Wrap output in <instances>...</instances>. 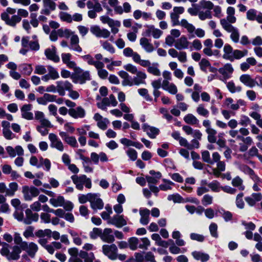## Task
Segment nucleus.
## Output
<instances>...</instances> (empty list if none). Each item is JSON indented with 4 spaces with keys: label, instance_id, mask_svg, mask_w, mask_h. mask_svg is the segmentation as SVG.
<instances>
[{
    "label": "nucleus",
    "instance_id": "obj_54",
    "mask_svg": "<svg viewBox=\"0 0 262 262\" xmlns=\"http://www.w3.org/2000/svg\"><path fill=\"white\" fill-rule=\"evenodd\" d=\"M58 36L60 37L68 38L74 35V32L68 29H59L58 30Z\"/></svg>",
    "mask_w": 262,
    "mask_h": 262
},
{
    "label": "nucleus",
    "instance_id": "obj_50",
    "mask_svg": "<svg viewBox=\"0 0 262 262\" xmlns=\"http://www.w3.org/2000/svg\"><path fill=\"white\" fill-rule=\"evenodd\" d=\"M212 47L204 48L203 52L204 54L208 56H214L216 57H219L220 56V52L217 50H212Z\"/></svg>",
    "mask_w": 262,
    "mask_h": 262
},
{
    "label": "nucleus",
    "instance_id": "obj_25",
    "mask_svg": "<svg viewBox=\"0 0 262 262\" xmlns=\"http://www.w3.org/2000/svg\"><path fill=\"white\" fill-rule=\"evenodd\" d=\"M32 105L30 104L24 105L20 108L22 118L26 120H32L33 114L30 111L32 110Z\"/></svg>",
    "mask_w": 262,
    "mask_h": 262
},
{
    "label": "nucleus",
    "instance_id": "obj_3",
    "mask_svg": "<svg viewBox=\"0 0 262 262\" xmlns=\"http://www.w3.org/2000/svg\"><path fill=\"white\" fill-rule=\"evenodd\" d=\"M15 12V9L8 7L6 11L1 14V19L7 25L11 27H15L17 23L21 21V18L19 16L14 15Z\"/></svg>",
    "mask_w": 262,
    "mask_h": 262
},
{
    "label": "nucleus",
    "instance_id": "obj_28",
    "mask_svg": "<svg viewBox=\"0 0 262 262\" xmlns=\"http://www.w3.org/2000/svg\"><path fill=\"white\" fill-rule=\"evenodd\" d=\"M79 38L77 35H73L70 38V49L78 53L82 52V48L79 45Z\"/></svg>",
    "mask_w": 262,
    "mask_h": 262
},
{
    "label": "nucleus",
    "instance_id": "obj_17",
    "mask_svg": "<svg viewBox=\"0 0 262 262\" xmlns=\"http://www.w3.org/2000/svg\"><path fill=\"white\" fill-rule=\"evenodd\" d=\"M245 102L242 99H238L237 101L234 103V100L231 98H227L225 101V104L228 108L232 110H237L240 106H244Z\"/></svg>",
    "mask_w": 262,
    "mask_h": 262
},
{
    "label": "nucleus",
    "instance_id": "obj_37",
    "mask_svg": "<svg viewBox=\"0 0 262 262\" xmlns=\"http://www.w3.org/2000/svg\"><path fill=\"white\" fill-rule=\"evenodd\" d=\"M162 89L171 95L177 94L178 91L177 85L172 82H166L162 84Z\"/></svg>",
    "mask_w": 262,
    "mask_h": 262
},
{
    "label": "nucleus",
    "instance_id": "obj_1",
    "mask_svg": "<svg viewBox=\"0 0 262 262\" xmlns=\"http://www.w3.org/2000/svg\"><path fill=\"white\" fill-rule=\"evenodd\" d=\"M14 243L15 245L11 248L12 251L9 250L10 245L7 243H4V248L1 250V254L6 257L8 260H17L19 259L21 248L27 245V242L23 241L20 234L18 232H15L13 235Z\"/></svg>",
    "mask_w": 262,
    "mask_h": 262
},
{
    "label": "nucleus",
    "instance_id": "obj_38",
    "mask_svg": "<svg viewBox=\"0 0 262 262\" xmlns=\"http://www.w3.org/2000/svg\"><path fill=\"white\" fill-rule=\"evenodd\" d=\"M71 56L70 53H62L61 54L62 61L68 68L75 69L76 64L74 61L71 60Z\"/></svg>",
    "mask_w": 262,
    "mask_h": 262
},
{
    "label": "nucleus",
    "instance_id": "obj_23",
    "mask_svg": "<svg viewBox=\"0 0 262 262\" xmlns=\"http://www.w3.org/2000/svg\"><path fill=\"white\" fill-rule=\"evenodd\" d=\"M145 34L147 36H152L155 39H158L163 34V32L159 29L156 28L154 25H150L147 27Z\"/></svg>",
    "mask_w": 262,
    "mask_h": 262
},
{
    "label": "nucleus",
    "instance_id": "obj_40",
    "mask_svg": "<svg viewBox=\"0 0 262 262\" xmlns=\"http://www.w3.org/2000/svg\"><path fill=\"white\" fill-rule=\"evenodd\" d=\"M243 142V143H239V150L242 152L246 151L249 146L253 143L252 138L250 136L244 137Z\"/></svg>",
    "mask_w": 262,
    "mask_h": 262
},
{
    "label": "nucleus",
    "instance_id": "obj_46",
    "mask_svg": "<svg viewBox=\"0 0 262 262\" xmlns=\"http://www.w3.org/2000/svg\"><path fill=\"white\" fill-rule=\"evenodd\" d=\"M184 121L191 125H196L199 123V120L192 114H188L184 117Z\"/></svg>",
    "mask_w": 262,
    "mask_h": 262
},
{
    "label": "nucleus",
    "instance_id": "obj_64",
    "mask_svg": "<svg viewBox=\"0 0 262 262\" xmlns=\"http://www.w3.org/2000/svg\"><path fill=\"white\" fill-rule=\"evenodd\" d=\"M139 241L137 237H132L128 239V246L132 250H135L137 249Z\"/></svg>",
    "mask_w": 262,
    "mask_h": 262
},
{
    "label": "nucleus",
    "instance_id": "obj_5",
    "mask_svg": "<svg viewBox=\"0 0 262 262\" xmlns=\"http://www.w3.org/2000/svg\"><path fill=\"white\" fill-rule=\"evenodd\" d=\"M74 70H75V74L72 77L74 83L83 84L86 81L91 79L89 71H83L80 68H77L76 67Z\"/></svg>",
    "mask_w": 262,
    "mask_h": 262
},
{
    "label": "nucleus",
    "instance_id": "obj_45",
    "mask_svg": "<svg viewBox=\"0 0 262 262\" xmlns=\"http://www.w3.org/2000/svg\"><path fill=\"white\" fill-rule=\"evenodd\" d=\"M179 25L186 29L189 33H192L195 31L194 26L192 24L189 23L186 19H181Z\"/></svg>",
    "mask_w": 262,
    "mask_h": 262
},
{
    "label": "nucleus",
    "instance_id": "obj_11",
    "mask_svg": "<svg viewBox=\"0 0 262 262\" xmlns=\"http://www.w3.org/2000/svg\"><path fill=\"white\" fill-rule=\"evenodd\" d=\"M57 87V93L60 96H63L66 94V91H70L73 89V85L68 81H57L56 82Z\"/></svg>",
    "mask_w": 262,
    "mask_h": 262
},
{
    "label": "nucleus",
    "instance_id": "obj_42",
    "mask_svg": "<svg viewBox=\"0 0 262 262\" xmlns=\"http://www.w3.org/2000/svg\"><path fill=\"white\" fill-rule=\"evenodd\" d=\"M64 199L61 195H58L56 198H52L49 200V203L54 207H61L63 205Z\"/></svg>",
    "mask_w": 262,
    "mask_h": 262
},
{
    "label": "nucleus",
    "instance_id": "obj_14",
    "mask_svg": "<svg viewBox=\"0 0 262 262\" xmlns=\"http://www.w3.org/2000/svg\"><path fill=\"white\" fill-rule=\"evenodd\" d=\"M90 199L91 208L94 210L102 209L103 208L104 204L102 200L100 198L99 193H92Z\"/></svg>",
    "mask_w": 262,
    "mask_h": 262
},
{
    "label": "nucleus",
    "instance_id": "obj_16",
    "mask_svg": "<svg viewBox=\"0 0 262 262\" xmlns=\"http://www.w3.org/2000/svg\"><path fill=\"white\" fill-rule=\"evenodd\" d=\"M69 115L74 119L83 118L86 115L85 110L82 106L69 110Z\"/></svg>",
    "mask_w": 262,
    "mask_h": 262
},
{
    "label": "nucleus",
    "instance_id": "obj_47",
    "mask_svg": "<svg viewBox=\"0 0 262 262\" xmlns=\"http://www.w3.org/2000/svg\"><path fill=\"white\" fill-rule=\"evenodd\" d=\"M100 43L104 50L108 52L111 54L115 53V49L108 41L101 40L100 41Z\"/></svg>",
    "mask_w": 262,
    "mask_h": 262
},
{
    "label": "nucleus",
    "instance_id": "obj_6",
    "mask_svg": "<svg viewBox=\"0 0 262 262\" xmlns=\"http://www.w3.org/2000/svg\"><path fill=\"white\" fill-rule=\"evenodd\" d=\"M39 190L34 186H24L22 187V193L24 199L26 201H31L34 198L38 196Z\"/></svg>",
    "mask_w": 262,
    "mask_h": 262
},
{
    "label": "nucleus",
    "instance_id": "obj_19",
    "mask_svg": "<svg viewBox=\"0 0 262 262\" xmlns=\"http://www.w3.org/2000/svg\"><path fill=\"white\" fill-rule=\"evenodd\" d=\"M107 223L115 225L118 228H121L127 224L126 221L122 215H114L111 220H108Z\"/></svg>",
    "mask_w": 262,
    "mask_h": 262
},
{
    "label": "nucleus",
    "instance_id": "obj_29",
    "mask_svg": "<svg viewBox=\"0 0 262 262\" xmlns=\"http://www.w3.org/2000/svg\"><path fill=\"white\" fill-rule=\"evenodd\" d=\"M45 54L48 59L55 62H58L60 60L59 57L56 54V49L54 46L46 49Z\"/></svg>",
    "mask_w": 262,
    "mask_h": 262
},
{
    "label": "nucleus",
    "instance_id": "obj_59",
    "mask_svg": "<svg viewBox=\"0 0 262 262\" xmlns=\"http://www.w3.org/2000/svg\"><path fill=\"white\" fill-rule=\"evenodd\" d=\"M197 113L203 117H207L209 116V112L207 109H206L203 104H200L198 105L196 108Z\"/></svg>",
    "mask_w": 262,
    "mask_h": 262
},
{
    "label": "nucleus",
    "instance_id": "obj_39",
    "mask_svg": "<svg viewBox=\"0 0 262 262\" xmlns=\"http://www.w3.org/2000/svg\"><path fill=\"white\" fill-rule=\"evenodd\" d=\"M140 45L146 52L151 53L154 50L153 45L150 43L149 40L145 37L140 38Z\"/></svg>",
    "mask_w": 262,
    "mask_h": 262
},
{
    "label": "nucleus",
    "instance_id": "obj_53",
    "mask_svg": "<svg viewBox=\"0 0 262 262\" xmlns=\"http://www.w3.org/2000/svg\"><path fill=\"white\" fill-rule=\"evenodd\" d=\"M236 21V18L234 15H227L226 18H222L220 20V24L223 28V25L226 23L228 25H232L231 24L235 23Z\"/></svg>",
    "mask_w": 262,
    "mask_h": 262
},
{
    "label": "nucleus",
    "instance_id": "obj_24",
    "mask_svg": "<svg viewBox=\"0 0 262 262\" xmlns=\"http://www.w3.org/2000/svg\"><path fill=\"white\" fill-rule=\"evenodd\" d=\"M142 127L144 132L151 139H155L160 132L158 128L151 126L146 123L143 124Z\"/></svg>",
    "mask_w": 262,
    "mask_h": 262
},
{
    "label": "nucleus",
    "instance_id": "obj_21",
    "mask_svg": "<svg viewBox=\"0 0 262 262\" xmlns=\"http://www.w3.org/2000/svg\"><path fill=\"white\" fill-rule=\"evenodd\" d=\"M119 76L123 79L122 85L124 86H132L134 85L133 78L125 71H120L118 73Z\"/></svg>",
    "mask_w": 262,
    "mask_h": 262
},
{
    "label": "nucleus",
    "instance_id": "obj_4",
    "mask_svg": "<svg viewBox=\"0 0 262 262\" xmlns=\"http://www.w3.org/2000/svg\"><path fill=\"white\" fill-rule=\"evenodd\" d=\"M71 179L74 184L76 185V188L78 190H83V185H85V186L88 188H91L92 187L91 179L87 178L84 174L79 176L73 175L71 177Z\"/></svg>",
    "mask_w": 262,
    "mask_h": 262
},
{
    "label": "nucleus",
    "instance_id": "obj_36",
    "mask_svg": "<svg viewBox=\"0 0 262 262\" xmlns=\"http://www.w3.org/2000/svg\"><path fill=\"white\" fill-rule=\"evenodd\" d=\"M233 50L232 47L229 44H225L223 48V58L224 59L233 61Z\"/></svg>",
    "mask_w": 262,
    "mask_h": 262
},
{
    "label": "nucleus",
    "instance_id": "obj_18",
    "mask_svg": "<svg viewBox=\"0 0 262 262\" xmlns=\"http://www.w3.org/2000/svg\"><path fill=\"white\" fill-rule=\"evenodd\" d=\"M59 134L63 140L68 145L73 147H78L77 140L75 137L69 136L67 133L65 132H60Z\"/></svg>",
    "mask_w": 262,
    "mask_h": 262
},
{
    "label": "nucleus",
    "instance_id": "obj_35",
    "mask_svg": "<svg viewBox=\"0 0 262 262\" xmlns=\"http://www.w3.org/2000/svg\"><path fill=\"white\" fill-rule=\"evenodd\" d=\"M141 219L140 222L143 225H146L149 222L150 211L148 209H140L139 210Z\"/></svg>",
    "mask_w": 262,
    "mask_h": 262
},
{
    "label": "nucleus",
    "instance_id": "obj_52",
    "mask_svg": "<svg viewBox=\"0 0 262 262\" xmlns=\"http://www.w3.org/2000/svg\"><path fill=\"white\" fill-rule=\"evenodd\" d=\"M211 191L215 192H219L222 190V186L219 182L214 180L207 184Z\"/></svg>",
    "mask_w": 262,
    "mask_h": 262
},
{
    "label": "nucleus",
    "instance_id": "obj_60",
    "mask_svg": "<svg viewBox=\"0 0 262 262\" xmlns=\"http://www.w3.org/2000/svg\"><path fill=\"white\" fill-rule=\"evenodd\" d=\"M167 199L169 201H172L175 203H184V199L178 193L169 195Z\"/></svg>",
    "mask_w": 262,
    "mask_h": 262
},
{
    "label": "nucleus",
    "instance_id": "obj_31",
    "mask_svg": "<svg viewBox=\"0 0 262 262\" xmlns=\"http://www.w3.org/2000/svg\"><path fill=\"white\" fill-rule=\"evenodd\" d=\"M82 58L89 65L94 66L96 68L104 67V64L102 62L99 61H95L94 58L89 54L84 55L82 57Z\"/></svg>",
    "mask_w": 262,
    "mask_h": 262
},
{
    "label": "nucleus",
    "instance_id": "obj_7",
    "mask_svg": "<svg viewBox=\"0 0 262 262\" xmlns=\"http://www.w3.org/2000/svg\"><path fill=\"white\" fill-rule=\"evenodd\" d=\"M100 20L103 24H107L111 29V32L114 34L119 32V28L121 26V23L117 20H114L107 15H102L100 17Z\"/></svg>",
    "mask_w": 262,
    "mask_h": 262
},
{
    "label": "nucleus",
    "instance_id": "obj_49",
    "mask_svg": "<svg viewBox=\"0 0 262 262\" xmlns=\"http://www.w3.org/2000/svg\"><path fill=\"white\" fill-rule=\"evenodd\" d=\"M227 88L231 93H238L242 90L241 86L235 85V83L232 81H229L227 83Z\"/></svg>",
    "mask_w": 262,
    "mask_h": 262
},
{
    "label": "nucleus",
    "instance_id": "obj_33",
    "mask_svg": "<svg viewBox=\"0 0 262 262\" xmlns=\"http://www.w3.org/2000/svg\"><path fill=\"white\" fill-rule=\"evenodd\" d=\"M190 45L187 38L185 36H181L176 40L174 44L175 48L179 50L187 49Z\"/></svg>",
    "mask_w": 262,
    "mask_h": 262
},
{
    "label": "nucleus",
    "instance_id": "obj_61",
    "mask_svg": "<svg viewBox=\"0 0 262 262\" xmlns=\"http://www.w3.org/2000/svg\"><path fill=\"white\" fill-rule=\"evenodd\" d=\"M235 164L237 166L238 168L246 174L249 175L253 170L250 167L246 165L243 164L238 162H236Z\"/></svg>",
    "mask_w": 262,
    "mask_h": 262
},
{
    "label": "nucleus",
    "instance_id": "obj_32",
    "mask_svg": "<svg viewBox=\"0 0 262 262\" xmlns=\"http://www.w3.org/2000/svg\"><path fill=\"white\" fill-rule=\"evenodd\" d=\"M135 74L136 76L133 77L134 85H139L145 83L147 75L144 72L138 71Z\"/></svg>",
    "mask_w": 262,
    "mask_h": 262
},
{
    "label": "nucleus",
    "instance_id": "obj_44",
    "mask_svg": "<svg viewBox=\"0 0 262 262\" xmlns=\"http://www.w3.org/2000/svg\"><path fill=\"white\" fill-rule=\"evenodd\" d=\"M172 237L176 239V244L178 246H183L185 245V242L182 238L181 234L179 231H174L172 233Z\"/></svg>",
    "mask_w": 262,
    "mask_h": 262
},
{
    "label": "nucleus",
    "instance_id": "obj_12",
    "mask_svg": "<svg viewBox=\"0 0 262 262\" xmlns=\"http://www.w3.org/2000/svg\"><path fill=\"white\" fill-rule=\"evenodd\" d=\"M118 102L115 97L113 94H111L109 96V97L104 98L101 103H98L97 106L99 108L104 110L106 109V106L112 105L116 106Z\"/></svg>",
    "mask_w": 262,
    "mask_h": 262
},
{
    "label": "nucleus",
    "instance_id": "obj_58",
    "mask_svg": "<svg viewBox=\"0 0 262 262\" xmlns=\"http://www.w3.org/2000/svg\"><path fill=\"white\" fill-rule=\"evenodd\" d=\"M199 5L200 9H207V10H210V11L214 7V5L211 2L205 0L201 1Z\"/></svg>",
    "mask_w": 262,
    "mask_h": 262
},
{
    "label": "nucleus",
    "instance_id": "obj_34",
    "mask_svg": "<svg viewBox=\"0 0 262 262\" xmlns=\"http://www.w3.org/2000/svg\"><path fill=\"white\" fill-rule=\"evenodd\" d=\"M191 255L196 260L201 261V262H207L210 258L209 254L199 251H193Z\"/></svg>",
    "mask_w": 262,
    "mask_h": 262
},
{
    "label": "nucleus",
    "instance_id": "obj_15",
    "mask_svg": "<svg viewBox=\"0 0 262 262\" xmlns=\"http://www.w3.org/2000/svg\"><path fill=\"white\" fill-rule=\"evenodd\" d=\"M246 18L249 20H256L258 23L262 24V13L258 12L254 9H250L247 11Z\"/></svg>",
    "mask_w": 262,
    "mask_h": 262
},
{
    "label": "nucleus",
    "instance_id": "obj_22",
    "mask_svg": "<svg viewBox=\"0 0 262 262\" xmlns=\"http://www.w3.org/2000/svg\"><path fill=\"white\" fill-rule=\"evenodd\" d=\"M24 246L25 247L21 248V252L22 251H25L27 253L29 256L31 257H34L38 251L37 245L33 242H27V245Z\"/></svg>",
    "mask_w": 262,
    "mask_h": 262
},
{
    "label": "nucleus",
    "instance_id": "obj_48",
    "mask_svg": "<svg viewBox=\"0 0 262 262\" xmlns=\"http://www.w3.org/2000/svg\"><path fill=\"white\" fill-rule=\"evenodd\" d=\"M231 184L234 187H237L239 190H244L245 189L243 181L239 176H236L233 178Z\"/></svg>",
    "mask_w": 262,
    "mask_h": 262
},
{
    "label": "nucleus",
    "instance_id": "obj_43",
    "mask_svg": "<svg viewBox=\"0 0 262 262\" xmlns=\"http://www.w3.org/2000/svg\"><path fill=\"white\" fill-rule=\"evenodd\" d=\"M18 189V184L16 182H12L9 184V187L6 189V195L13 196Z\"/></svg>",
    "mask_w": 262,
    "mask_h": 262
},
{
    "label": "nucleus",
    "instance_id": "obj_57",
    "mask_svg": "<svg viewBox=\"0 0 262 262\" xmlns=\"http://www.w3.org/2000/svg\"><path fill=\"white\" fill-rule=\"evenodd\" d=\"M19 68L21 70L23 73L27 76H29L32 72L33 68L30 64L23 63L19 65Z\"/></svg>",
    "mask_w": 262,
    "mask_h": 262
},
{
    "label": "nucleus",
    "instance_id": "obj_20",
    "mask_svg": "<svg viewBox=\"0 0 262 262\" xmlns=\"http://www.w3.org/2000/svg\"><path fill=\"white\" fill-rule=\"evenodd\" d=\"M218 71L223 77L227 79L231 77L234 69L231 64L226 63L223 67L220 68Z\"/></svg>",
    "mask_w": 262,
    "mask_h": 262
},
{
    "label": "nucleus",
    "instance_id": "obj_56",
    "mask_svg": "<svg viewBox=\"0 0 262 262\" xmlns=\"http://www.w3.org/2000/svg\"><path fill=\"white\" fill-rule=\"evenodd\" d=\"M69 233L71 235V236L73 238V243L75 245H76L77 246H80L82 244V239L80 237V236L77 232H76L75 231L70 230L69 231Z\"/></svg>",
    "mask_w": 262,
    "mask_h": 262
},
{
    "label": "nucleus",
    "instance_id": "obj_2",
    "mask_svg": "<svg viewBox=\"0 0 262 262\" xmlns=\"http://www.w3.org/2000/svg\"><path fill=\"white\" fill-rule=\"evenodd\" d=\"M68 252L70 257L68 262H94L95 256L93 252L88 253L86 251L81 250L79 252L77 248L73 247L69 248Z\"/></svg>",
    "mask_w": 262,
    "mask_h": 262
},
{
    "label": "nucleus",
    "instance_id": "obj_41",
    "mask_svg": "<svg viewBox=\"0 0 262 262\" xmlns=\"http://www.w3.org/2000/svg\"><path fill=\"white\" fill-rule=\"evenodd\" d=\"M159 67V64L158 62H153L147 69V71L149 73L155 76H160L161 75V71Z\"/></svg>",
    "mask_w": 262,
    "mask_h": 262
},
{
    "label": "nucleus",
    "instance_id": "obj_62",
    "mask_svg": "<svg viewBox=\"0 0 262 262\" xmlns=\"http://www.w3.org/2000/svg\"><path fill=\"white\" fill-rule=\"evenodd\" d=\"M198 16L199 18L202 20H204L206 19H211L212 18L211 12L210 10H206L205 11H199Z\"/></svg>",
    "mask_w": 262,
    "mask_h": 262
},
{
    "label": "nucleus",
    "instance_id": "obj_51",
    "mask_svg": "<svg viewBox=\"0 0 262 262\" xmlns=\"http://www.w3.org/2000/svg\"><path fill=\"white\" fill-rule=\"evenodd\" d=\"M206 133L208 134L207 139L209 142L214 143L216 142V135L217 132L213 128L209 130H205Z\"/></svg>",
    "mask_w": 262,
    "mask_h": 262
},
{
    "label": "nucleus",
    "instance_id": "obj_8",
    "mask_svg": "<svg viewBox=\"0 0 262 262\" xmlns=\"http://www.w3.org/2000/svg\"><path fill=\"white\" fill-rule=\"evenodd\" d=\"M49 139L50 141V147L51 148L55 149L59 152L64 151L65 146L56 134L50 133L49 135Z\"/></svg>",
    "mask_w": 262,
    "mask_h": 262
},
{
    "label": "nucleus",
    "instance_id": "obj_26",
    "mask_svg": "<svg viewBox=\"0 0 262 262\" xmlns=\"http://www.w3.org/2000/svg\"><path fill=\"white\" fill-rule=\"evenodd\" d=\"M101 239L104 242L112 243L115 241L113 230L111 228H105L102 231Z\"/></svg>",
    "mask_w": 262,
    "mask_h": 262
},
{
    "label": "nucleus",
    "instance_id": "obj_55",
    "mask_svg": "<svg viewBox=\"0 0 262 262\" xmlns=\"http://www.w3.org/2000/svg\"><path fill=\"white\" fill-rule=\"evenodd\" d=\"M248 54V51L247 50H244L243 51L239 50H234L232 57L233 61L234 59H239L242 57L246 56Z\"/></svg>",
    "mask_w": 262,
    "mask_h": 262
},
{
    "label": "nucleus",
    "instance_id": "obj_63",
    "mask_svg": "<svg viewBox=\"0 0 262 262\" xmlns=\"http://www.w3.org/2000/svg\"><path fill=\"white\" fill-rule=\"evenodd\" d=\"M244 196L243 193L241 192L238 193L236 198V207L239 209H243L245 206V203L243 200V197Z\"/></svg>",
    "mask_w": 262,
    "mask_h": 262
},
{
    "label": "nucleus",
    "instance_id": "obj_27",
    "mask_svg": "<svg viewBox=\"0 0 262 262\" xmlns=\"http://www.w3.org/2000/svg\"><path fill=\"white\" fill-rule=\"evenodd\" d=\"M26 217L23 220L24 223L26 225H29L32 222H37L39 219V215L37 213H33L30 209L25 211Z\"/></svg>",
    "mask_w": 262,
    "mask_h": 262
},
{
    "label": "nucleus",
    "instance_id": "obj_30",
    "mask_svg": "<svg viewBox=\"0 0 262 262\" xmlns=\"http://www.w3.org/2000/svg\"><path fill=\"white\" fill-rule=\"evenodd\" d=\"M240 81L246 86L253 88L256 86V81L249 74H243L239 77Z\"/></svg>",
    "mask_w": 262,
    "mask_h": 262
},
{
    "label": "nucleus",
    "instance_id": "obj_13",
    "mask_svg": "<svg viewBox=\"0 0 262 262\" xmlns=\"http://www.w3.org/2000/svg\"><path fill=\"white\" fill-rule=\"evenodd\" d=\"M48 74L42 76L41 79L44 82H48L49 80H56L59 78V74L57 70L51 66H48Z\"/></svg>",
    "mask_w": 262,
    "mask_h": 262
},
{
    "label": "nucleus",
    "instance_id": "obj_9",
    "mask_svg": "<svg viewBox=\"0 0 262 262\" xmlns=\"http://www.w3.org/2000/svg\"><path fill=\"white\" fill-rule=\"evenodd\" d=\"M102 250L103 253L109 259L112 260L117 259L118 248L115 244L104 245L102 246Z\"/></svg>",
    "mask_w": 262,
    "mask_h": 262
},
{
    "label": "nucleus",
    "instance_id": "obj_10",
    "mask_svg": "<svg viewBox=\"0 0 262 262\" xmlns=\"http://www.w3.org/2000/svg\"><path fill=\"white\" fill-rule=\"evenodd\" d=\"M223 29L230 33V39L234 43H237L239 39V32L237 28L232 25H228L226 23L223 25Z\"/></svg>",
    "mask_w": 262,
    "mask_h": 262
}]
</instances>
